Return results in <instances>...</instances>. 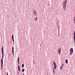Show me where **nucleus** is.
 Segmentation results:
<instances>
[{
  "label": "nucleus",
  "instance_id": "obj_26",
  "mask_svg": "<svg viewBox=\"0 0 75 75\" xmlns=\"http://www.w3.org/2000/svg\"><path fill=\"white\" fill-rule=\"evenodd\" d=\"M58 34H59V33L58 32Z\"/></svg>",
  "mask_w": 75,
  "mask_h": 75
},
{
  "label": "nucleus",
  "instance_id": "obj_23",
  "mask_svg": "<svg viewBox=\"0 0 75 75\" xmlns=\"http://www.w3.org/2000/svg\"><path fill=\"white\" fill-rule=\"evenodd\" d=\"M17 74H19V73L18 72H17Z\"/></svg>",
  "mask_w": 75,
  "mask_h": 75
},
{
  "label": "nucleus",
  "instance_id": "obj_1",
  "mask_svg": "<svg viewBox=\"0 0 75 75\" xmlns=\"http://www.w3.org/2000/svg\"><path fill=\"white\" fill-rule=\"evenodd\" d=\"M1 52L2 54V58L1 60V69L3 70V57H4V53H3V47H2Z\"/></svg>",
  "mask_w": 75,
  "mask_h": 75
},
{
  "label": "nucleus",
  "instance_id": "obj_5",
  "mask_svg": "<svg viewBox=\"0 0 75 75\" xmlns=\"http://www.w3.org/2000/svg\"><path fill=\"white\" fill-rule=\"evenodd\" d=\"M61 48H59L58 49V53L59 54H60V53H61Z\"/></svg>",
  "mask_w": 75,
  "mask_h": 75
},
{
  "label": "nucleus",
  "instance_id": "obj_21",
  "mask_svg": "<svg viewBox=\"0 0 75 75\" xmlns=\"http://www.w3.org/2000/svg\"><path fill=\"white\" fill-rule=\"evenodd\" d=\"M13 42H14V40H13Z\"/></svg>",
  "mask_w": 75,
  "mask_h": 75
},
{
  "label": "nucleus",
  "instance_id": "obj_11",
  "mask_svg": "<svg viewBox=\"0 0 75 75\" xmlns=\"http://www.w3.org/2000/svg\"><path fill=\"white\" fill-rule=\"evenodd\" d=\"M12 39L13 41V40H14V36H13V35H12Z\"/></svg>",
  "mask_w": 75,
  "mask_h": 75
},
{
  "label": "nucleus",
  "instance_id": "obj_17",
  "mask_svg": "<svg viewBox=\"0 0 75 75\" xmlns=\"http://www.w3.org/2000/svg\"><path fill=\"white\" fill-rule=\"evenodd\" d=\"M60 69L61 70H62V67L61 66L60 67Z\"/></svg>",
  "mask_w": 75,
  "mask_h": 75
},
{
  "label": "nucleus",
  "instance_id": "obj_13",
  "mask_svg": "<svg viewBox=\"0 0 75 75\" xmlns=\"http://www.w3.org/2000/svg\"><path fill=\"white\" fill-rule=\"evenodd\" d=\"M35 21H37V17H36L35 19Z\"/></svg>",
  "mask_w": 75,
  "mask_h": 75
},
{
  "label": "nucleus",
  "instance_id": "obj_18",
  "mask_svg": "<svg viewBox=\"0 0 75 75\" xmlns=\"http://www.w3.org/2000/svg\"><path fill=\"white\" fill-rule=\"evenodd\" d=\"M72 53H73L72 52H70V55H72Z\"/></svg>",
  "mask_w": 75,
  "mask_h": 75
},
{
  "label": "nucleus",
  "instance_id": "obj_4",
  "mask_svg": "<svg viewBox=\"0 0 75 75\" xmlns=\"http://www.w3.org/2000/svg\"><path fill=\"white\" fill-rule=\"evenodd\" d=\"M53 64L54 65V68L55 69H56V68L57 67V66L56 65V63L55 62H53Z\"/></svg>",
  "mask_w": 75,
  "mask_h": 75
},
{
  "label": "nucleus",
  "instance_id": "obj_20",
  "mask_svg": "<svg viewBox=\"0 0 75 75\" xmlns=\"http://www.w3.org/2000/svg\"><path fill=\"white\" fill-rule=\"evenodd\" d=\"M6 75H8V72H7L6 73Z\"/></svg>",
  "mask_w": 75,
  "mask_h": 75
},
{
  "label": "nucleus",
  "instance_id": "obj_12",
  "mask_svg": "<svg viewBox=\"0 0 75 75\" xmlns=\"http://www.w3.org/2000/svg\"><path fill=\"white\" fill-rule=\"evenodd\" d=\"M22 68H24V64H23L22 65Z\"/></svg>",
  "mask_w": 75,
  "mask_h": 75
},
{
  "label": "nucleus",
  "instance_id": "obj_27",
  "mask_svg": "<svg viewBox=\"0 0 75 75\" xmlns=\"http://www.w3.org/2000/svg\"><path fill=\"white\" fill-rule=\"evenodd\" d=\"M52 1L53 0H52Z\"/></svg>",
  "mask_w": 75,
  "mask_h": 75
},
{
  "label": "nucleus",
  "instance_id": "obj_9",
  "mask_svg": "<svg viewBox=\"0 0 75 75\" xmlns=\"http://www.w3.org/2000/svg\"><path fill=\"white\" fill-rule=\"evenodd\" d=\"M12 54H13V56L14 57V47H12Z\"/></svg>",
  "mask_w": 75,
  "mask_h": 75
},
{
  "label": "nucleus",
  "instance_id": "obj_19",
  "mask_svg": "<svg viewBox=\"0 0 75 75\" xmlns=\"http://www.w3.org/2000/svg\"><path fill=\"white\" fill-rule=\"evenodd\" d=\"M63 66H64V64H62V66L61 67H62H62H63Z\"/></svg>",
  "mask_w": 75,
  "mask_h": 75
},
{
  "label": "nucleus",
  "instance_id": "obj_3",
  "mask_svg": "<svg viewBox=\"0 0 75 75\" xmlns=\"http://www.w3.org/2000/svg\"><path fill=\"white\" fill-rule=\"evenodd\" d=\"M67 1H65L63 2V6H67Z\"/></svg>",
  "mask_w": 75,
  "mask_h": 75
},
{
  "label": "nucleus",
  "instance_id": "obj_8",
  "mask_svg": "<svg viewBox=\"0 0 75 75\" xmlns=\"http://www.w3.org/2000/svg\"><path fill=\"white\" fill-rule=\"evenodd\" d=\"M18 64L20 65V57H18Z\"/></svg>",
  "mask_w": 75,
  "mask_h": 75
},
{
  "label": "nucleus",
  "instance_id": "obj_6",
  "mask_svg": "<svg viewBox=\"0 0 75 75\" xmlns=\"http://www.w3.org/2000/svg\"><path fill=\"white\" fill-rule=\"evenodd\" d=\"M62 8L64 9V11H65L66 10V6H63Z\"/></svg>",
  "mask_w": 75,
  "mask_h": 75
},
{
  "label": "nucleus",
  "instance_id": "obj_24",
  "mask_svg": "<svg viewBox=\"0 0 75 75\" xmlns=\"http://www.w3.org/2000/svg\"><path fill=\"white\" fill-rule=\"evenodd\" d=\"M59 35H58V37Z\"/></svg>",
  "mask_w": 75,
  "mask_h": 75
},
{
  "label": "nucleus",
  "instance_id": "obj_25",
  "mask_svg": "<svg viewBox=\"0 0 75 75\" xmlns=\"http://www.w3.org/2000/svg\"><path fill=\"white\" fill-rule=\"evenodd\" d=\"M23 75H24V73H23Z\"/></svg>",
  "mask_w": 75,
  "mask_h": 75
},
{
  "label": "nucleus",
  "instance_id": "obj_22",
  "mask_svg": "<svg viewBox=\"0 0 75 75\" xmlns=\"http://www.w3.org/2000/svg\"><path fill=\"white\" fill-rule=\"evenodd\" d=\"M65 1H67V0H65Z\"/></svg>",
  "mask_w": 75,
  "mask_h": 75
},
{
  "label": "nucleus",
  "instance_id": "obj_15",
  "mask_svg": "<svg viewBox=\"0 0 75 75\" xmlns=\"http://www.w3.org/2000/svg\"><path fill=\"white\" fill-rule=\"evenodd\" d=\"M24 71H25V69H22V72H24Z\"/></svg>",
  "mask_w": 75,
  "mask_h": 75
},
{
  "label": "nucleus",
  "instance_id": "obj_16",
  "mask_svg": "<svg viewBox=\"0 0 75 75\" xmlns=\"http://www.w3.org/2000/svg\"><path fill=\"white\" fill-rule=\"evenodd\" d=\"M55 70H54V69H53V73H54V74H55Z\"/></svg>",
  "mask_w": 75,
  "mask_h": 75
},
{
  "label": "nucleus",
  "instance_id": "obj_10",
  "mask_svg": "<svg viewBox=\"0 0 75 75\" xmlns=\"http://www.w3.org/2000/svg\"><path fill=\"white\" fill-rule=\"evenodd\" d=\"M18 71L19 72H20V67L19 65H18Z\"/></svg>",
  "mask_w": 75,
  "mask_h": 75
},
{
  "label": "nucleus",
  "instance_id": "obj_7",
  "mask_svg": "<svg viewBox=\"0 0 75 75\" xmlns=\"http://www.w3.org/2000/svg\"><path fill=\"white\" fill-rule=\"evenodd\" d=\"M70 52L73 53V48H70Z\"/></svg>",
  "mask_w": 75,
  "mask_h": 75
},
{
  "label": "nucleus",
  "instance_id": "obj_14",
  "mask_svg": "<svg viewBox=\"0 0 75 75\" xmlns=\"http://www.w3.org/2000/svg\"><path fill=\"white\" fill-rule=\"evenodd\" d=\"M65 62L66 64H68V60L67 59L65 60Z\"/></svg>",
  "mask_w": 75,
  "mask_h": 75
},
{
  "label": "nucleus",
  "instance_id": "obj_2",
  "mask_svg": "<svg viewBox=\"0 0 75 75\" xmlns=\"http://www.w3.org/2000/svg\"><path fill=\"white\" fill-rule=\"evenodd\" d=\"M33 16L36 17L38 16V13L37 12V11L35 10H34L33 12Z\"/></svg>",
  "mask_w": 75,
  "mask_h": 75
}]
</instances>
